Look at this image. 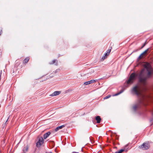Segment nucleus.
Segmentation results:
<instances>
[{
	"label": "nucleus",
	"mask_w": 153,
	"mask_h": 153,
	"mask_svg": "<svg viewBox=\"0 0 153 153\" xmlns=\"http://www.w3.org/2000/svg\"><path fill=\"white\" fill-rule=\"evenodd\" d=\"M124 150H125L124 149H121L119 151L116 152L115 153H121L122 152L124 151Z\"/></svg>",
	"instance_id": "obj_14"
},
{
	"label": "nucleus",
	"mask_w": 153,
	"mask_h": 153,
	"mask_svg": "<svg viewBox=\"0 0 153 153\" xmlns=\"http://www.w3.org/2000/svg\"><path fill=\"white\" fill-rule=\"evenodd\" d=\"M148 49H147L144 52H143L142 54H141V55H143L144 54H145L146 53H147V51H148Z\"/></svg>",
	"instance_id": "obj_19"
},
{
	"label": "nucleus",
	"mask_w": 153,
	"mask_h": 153,
	"mask_svg": "<svg viewBox=\"0 0 153 153\" xmlns=\"http://www.w3.org/2000/svg\"><path fill=\"white\" fill-rule=\"evenodd\" d=\"M136 75L134 73H132L130 75L128 80L127 81L128 84H131L136 79Z\"/></svg>",
	"instance_id": "obj_3"
},
{
	"label": "nucleus",
	"mask_w": 153,
	"mask_h": 153,
	"mask_svg": "<svg viewBox=\"0 0 153 153\" xmlns=\"http://www.w3.org/2000/svg\"><path fill=\"white\" fill-rule=\"evenodd\" d=\"M96 82L95 80H91L89 81H88L84 82V84L85 85H87L90 84L92 83Z\"/></svg>",
	"instance_id": "obj_7"
},
{
	"label": "nucleus",
	"mask_w": 153,
	"mask_h": 153,
	"mask_svg": "<svg viewBox=\"0 0 153 153\" xmlns=\"http://www.w3.org/2000/svg\"><path fill=\"white\" fill-rule=\"evenodd\" d=\"M142 55H141V54L139 56V57H138V59H140L141 58V56Z\"/></svg>",
	"instance_id": "obj_22"
},
{
	"label": "nucleus",
	"mask_w": 153,
	"mask_h": 153,
	"mask_svg": "<svg viewBox=\"0 0 153 153\" xmlns=\"http://www.w3.org/2000/svg\"><path fill=\"white\" fill-rule=\"evenodd\" d=\"M138 105H134V106L133 107V108L134 110L135 111L136 110L137 108L138 107Z\"/></svg>",
	"instance_id": "obj_15"
},
{
	"label": "nucleus",
	"mask_w": 153,
	"mask_h": 153,
	"mask_svg": "<svg viewBox=\"0 0 153 153\" xmlns=\"http://www.w3.org/2000/svg\"><path fill=\"white\" fill-rule=\"evenodd\" d=\"M112 49L111 47V49L108 50L106 52V53L105 54V55L107 57L110 54L111 51V50Z\"/></svg>",
	"instance_id": "obj_11"
},
{
	"label": "nucleus",
	"mask_w": 153,
	"mask_h": 153,
	"mask_svg": "<svg viewBox=\"0 0 153 153\" xmlns=\"http://www.w3.org/2000/svg\"><path fill=\"white\" fill-rule=\"evenodd\" d=\"M8 120V119H7V121H6V122H7V121Z\"/></svg>",
	"instance_id": "obj_26"
},
{
	"label": "nucleus",
	"mask_w": 153,
	"mask_h": 153,
	"mask_svg": "<svg viewBox=\"0 0 153 153\" xmlns=\"http://www.w3.org/2000/svg\"><path fill=\"white\" fill-rule=\"evenodd\" d=\"M138 49H137V50H134L133 51V52H137V51H138Z\"/></svg>",
	"instance_id": "obj_23"
},
{
	"label": "nucleus",
	"mask_w": 153,
	"mask_h": 153,
	"mask_svg": "<svg viewBox=\"0 0 153 153\" xmlns=\"http://www.w3.org/2000/svg\"><path fill=\"white\" fill-rule=\"evenodd\" d=\"M146 85H143L139 82V83L136 85L132 89L131 92L132 94L136 95L138 97H140L139 99V102L140 104H144L143 102L145 101L147 98V97L144 94H142L141 93V90L142 89H144V86Z\"/></svg>",
	"instance_id": "obj_2"
},
{
	"label": "nucleus",
	"mask_w": 153,
	"mask_h": 153,
	"mask_svg": "<svg viewBox=\"0 0 153 153\" xmlns=\"http://www.w3.org/2000/svg\"><path fill=\"white\" fill-rule=\"evenodd\" d=\"M150 147V145L148 142L147 143H143L140 146V148L143 150H147Z\"/></svg>",
	"instance_id": "obj_4"
},
{
	"label": "nucleus",
	"mask_w": 153,
	"mask_h": 153,
	"mask_svg": "<svg viewBox=\"0 0 153 153\" xmlns=\"http://www.w3.org/2000/svg\"><path fill=\"white\" fill-rule=\"evenodd\" d=\"M144 67L148 71L147 74L146 76H143V71H142L138 77V81L143 85H146L147 84V79L151 76L153 74V70L150 65L148 63H145Z\"/></svg>",
	"instance_id": "obj_1"
},
{
	"label": "nucleus",
	"mask_w": 153,
	"mask_h": 153,
	"mask_svg": "<svg viewBox=\"0 0 153 153\" xmlns=\"http://www.w3.org/2000/svg\"><path fill=\"white\" fill-rule=\"evenodd\" d=\"M46 153H52V152H46Z\"/></svg>",
	"instance_id": "obj_25"
},
{
	"label": "nucleus",
	"mask_w": 153,
	"mask_h": 153,
	"mask_svg": "<svg viewBox=\"0 0 153 153\" xmlns=\"http://www.w3.org/2000/svg\"><path fill=\"white\" fill-rule=\"evenodd\" d=\"M56 60L54 59L52 61V62H50L49 64L50 65H52V64H53L56 62Z\"/></svg>",
	"instance_id": "obj_18"
},
{
	"label": "nucleus",
	"mask_w": 153,
	"mask_h": 153,
	"mask_svg": "<svg viewBox=\"0 0 153 153\" xmlns=\"http://www.w3.org/2000/svg\"><path fill=\"white\" fill-rule=\"evenodd\" d=\"M51 134L50 132H48L44 134L43 137L44 139H46Z\"/></svg>",
	"instance_id": "obj_8"
},
{
	"label": "nucleus",
	"mask_w": 153,
	"mask_h": 153,
	"mask_svg": "<svg viewBox=\"0 0 153 153\" xmlns=\"http://www.w3.org/2000/svg\"><path fill=\"white\" fill-rule=\"evenodd\" d=\"M146 44V42H145V43L143 44V45L142 46L141 48H143L144 47V46Z\"/></svg>",
	"instance_id": "obj_21"
},
{
	"label": "nucleus",
	"mask_w": 153,
	"mask_h": 153,
	"mask_svg": "<svg viewBox=\"0 0 153 153\" xmlns=\"http://www.w3.org/2000/svg\"><path fill=\"white\" fill-rule=\"evenodd\" d=\"M107 58V57L104 55V56H103L102 57V58L101 59V61H103L105 59Z\"/></svg>",
	"instance_id": "obj_16"
},
{
	"label": "nucleus",
	"mask_w": 153,
	"mask_h": 153,
	"mask_svg": "<svg viewBox=\"0 0 153 153\" xmlns=\"http://www.w3.org/2000/svg\"><path fill=\"white\" fill-rule=\"evenodd\" d=\"M60 93L61 92L60 91H56L53 92L52 94H51L50 96L53 97L57 96L60 94Z\"/></svg>",
	"instance_id": "obj_6"
},
{
	"label": "nucleus",
	"mask_w": 153,
	"mask_h": 153,
	"mask_svg": "<svg viewBox=\"0 0 153 153\" xmlns=\"http://www.w3.org/2000/svg\"><path fill=\"white\" fill-rule=\"evenodd\" d=\"M2 30H1L0 31V35H1V34H2Z\"/></svg>",
	"instance_id": "obj_24"
},
{
	"label": "nucleus",
	"mask_w": 153,
	"mask_h": 153,
	"mask_svg": "<svg viewBox=\"0 0 153 153\" xmlns=\"http://www.w3.org/2000/svg\"><path fill=\"white\" fill-rule=\"evenodd\" d=\"M43 138L41 137L39 138L38 141L36 143V146L37 147H39L44 143Z\"/></svg>",
	"instance_id": "obj_5"
},
{
	"label": "nucleus",
	"mask_w": 153,
	"mask_h": 153,
	"mask_svg": "<svg viewBox=\"0 0 153 153\" xmlns=\"http://www.w3.org/2000/svg\"><path fill=\"white\" fill-rule=\"evenodd\" d=\"M111 97V95H108L106 97H105L104 98V99L105 100L107 99L108 98H109Z\"/></svg>",
	"instance_id": "obj_17"
},
{
	"label": "nucleus",
	"mask_w": 153,
	"mask_h": 153,
	"mask_svg": "<svg viewBox=\"0 0 153 153\" xmlns=\"http://www.w3.org/2000/svg\"><path fill=\"white\" fill-rule=\"evenodd\" d=\"M28 146H26V147L24 148L23 151L24 152L27 151L28 150Z\"/></svg>",
	"instance_id": "obj_13"
},
{
	"label": "nucleus",
	"mask_w": 153,
	"mask_h": 153,
	"mask_svg": "<svg viewBox=\"0 0 153 153\" xmlns=\"http://www.w3.org/2000/svg\"><path fill=\"white\" fill-rule=\"evenodd\" d=\"M123 91H120V92H119V93H118L116 94H115V96H117L119 94H121V93H122V92H123Z\"/></svg>",
	"instance_id": "obj_20"
},
{
	"label": "nucleus",
	"mask_w": 153,
	"mask_h": 153,
	"mask_svg": "<svg viewBox=\"0 0 153 153\" xmlns=\"http://www.w3.org/2000/svg\"><path fill=\"white\" fill-rule=\"evenodd\" d=\"M65 126L64 125H62V126H58V127H56V128L55 129V131H58L60 129H62V128H64V127H65Z\"/></svg>",
	"instance_id": "obj_10"
},
{
	"label": "nucleus",
	"mask_w": 153,
	"mask_h": 153,
	"mask_svg": "<svg viewBox=\"0 0 153 153\" xmlns=\"http://www.w3.org/2000/svg\"><path fill=\"white\" fill-rule=\"evenodd\" d=\"M30 58L29 57H27L25 58L23 60V63H26L29 61Z\"/></svg>",
	"instance_id": "obj_12"
},
{
	"label": "nucleus",
	"mask_w": 153,
	"mask_h": 153,
	"mask_svg": "<svg viewBox=\"0 0 153 153\" xmlns=\"http://www.w3.org/2000/svg\"><path fill=\"white\" fill-rule=\"evenodd\" d=\"M96 120H97V123H100L101 119L99 116H97L96 117Z\"/></svg>",
	"instance_id": "obj_9"
}]
</instances>
